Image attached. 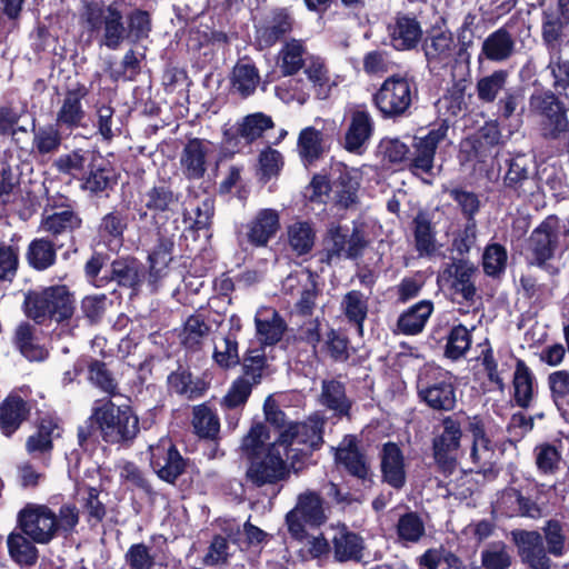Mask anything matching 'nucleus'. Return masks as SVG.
Returning a JSON list of instances; mask_svg holds the SVG:
<instances>
[{
	"instance_id": "1",
	"label": "nucleus",
	"mask_w": 569,
	"mask_h": 569,
	"mask_svg": "<svg viewBox=\"0 0 569 569\" xmlns=\"http://www.w3.org/2000/svg\"><path fill=\"white\" fill-rule=\"evenodd\" d=\"M140 432L139 417L132 406L102 400L77 429L78 445L83 451L94 450L100 441L129 448Z\"/></svg>"
},
{
	"instance_id": "2",
	"label": "nucleus",
	"mask_w": 569,
	"mask_h": 569,
	"mask_svg": "<svg viewBox=\"0 0 569 569\" xmlns=\"http://www.w3.org/2000/svg\"><path fill=\"white\" fill-rule=\"evenodd\" d=\"M56 169L78 181L90 198L108 199L116 191L120 172L112 161L94 149H74L54 161Z\"/></svg>"
},
{
	"instance_id": "3",
	"label": "nucleus",
	"mask_w": 569,
	"mask_h": 569,
	"mask_svg": "<svg viewBox=\"0 0 569 569\" xmlns=\"http://www.w3.org/2000/svg\"><path fill=\"white\" fill-rule=\"evenodd\" d=\"M74 302V295L68 286L51 284L28 290L21 308L24 316L36 325H68L76 310Z\"/></svg>"
},
{
	"instance_id": "4",
	"label": "nucleus",
	"mask_w": 569,
	"mask_h": 569,
	"mask_svg": "<svg viewBox=\"0 0 569 569\" xmlns=\"http://www.w3.org/2000/svg\"><path fill=\"white\" fill-rule=\"evenodd\" d=\"M80 17L84 30L99 47L114 51L124 42V16L119 1H86Z\"/></svg>"
},
{
	"instance_id": "5",
	"label": "nucleus",
	"mask_w": 569,
	"mask_h": 569,
	"mask_svg": "<svg viewBox=\"0 0 569 569\" xmlns=\"http://www.w3.org/2000/svg\"><path fill=\"white\" fill-rule=\"evenodd\" d=\"M569 249V228L560 224L557 216L543 219L530 233L526 244V261L540 269L548 268V261Z\"/></svg>"
},
{
	"instance_id": "6",
	"label": "nucleus",
	"mask_w": 569,
	"mask_h": 569,
	"mask_svg": "<svg viewBox=\"0 0 569 569\" xmlns=\"http://www.w3.org/2000/svg\"><path fill=\"white\" fill-rule=\"evenodd\" d=\"M418 97V87L409 72H397L387 77L372 94V102L385 119H397L409 113Z\"/></svg>"
},
{
	"instance_id": "7",
	"label": "nucleus",
	"mask_w": 569,
	"mask_h": 569,
	"mask_svg": "<svg viewBox=\"0 0 569 569\" xmlns=\"http://www.w3.org/2000/svg\"><path fill=\"white\" fill-rule=\"evenodd\" d=\"M329 519V506L319 491L307 489L297 497L295 507L286 515L290 537L297 541L309 538L308 530L321 528Z\"/></svg>"
},
{
	"instance_id": "8",
	"label": "nucleus",
	"mask_w": 569,
	"mask_h": 569,
	"mask_svg": "<svg viewBox=\"0 0 569 569\" xmlns=\"http://www.w3.org/2000/svg\"><path fill=\"white\" fill-rule=\"evenodd\" d=\"M462 416L452 413L443 417L433 429L431 441L432 457L438 470L450 476L457 468L458 452L463 436Z\"/></svg>"
},
{
	"instance_id": "9",
	"label": "nucleus",
	"mask_w": 569,
	"mask_h": 569,
	"mask_svg": "<svg viewBox=\"0 0 569 569\" xmlns=\"http://www.w3.org/2000/svg\"><path fill=\"white\" fill-rule=\"evenodd\" d=\"M180 200L181 193L173 188L171 181L160 179L140 192V207L137 210L139 219L150 218L156 226L164 224L178 212Z\"/></svg>"
},
{
	"instance_id": "10",
	"label": "nucleus",
	"mask_w": 569,
	"mask_h": 569,
	"mask_svg": "<svg viewBox=\"0 0 569 569\" xmlns=\"http://www.w3.org/2000/svg\"><path fill=\"white\" fill-rule=\"evenodd\" d=\"M418 397L435 411H452L457 405L453 375L441 367H428L418 379Z\"/></svg>"
},
{
	"instance_id": "11",
	"label": "nucleus",
	"mask_w": 569,
	"mask_h": 569,
	"mask_svg": "<svg viewBox=\"0 0 569 569\" xmlns=\"http://www.w3.org/2000/svg\"><path fill=\"white\" fill-rule=\"evenodd\" d=\"M290 478V468L276 440L264 453L248 460L244 479L253 488L276 486Z\"/></svg>"
},
{
	"instance_id": "12",
	"label": "nucleus",
	"mask_w": 569,
	"mask_h": 569,
	"mask_svg": "<svg viewBox=\"0 0 569 569\" xmlns=\"http://www.w3.org/2000/svg\"><path fill=\"white\" fill-rule=\"evenodd\" d=\"M540 491L536 485L505 488L495 502V511L507 518L539 519L542 508L538 500Z\"/></svg>"
},
{
	"instance_id": "13",
	"label": "nucleus",
	"mask_w": 569,
	"mask_h": 569,
	"mask_svg": "<svg viewBox=\"0 0 569 569\" xmlns=\"http://www.w3.org/2000/svg\"><path fill=\"white\" fill-rule=\"evenodd\" d=\"M448 120H441L423 136H415L410 146L409 171L415 176L433 174L435 157L439 144L447 138Z\"/></svg>"
},
{
	"instance_id": "14",
	"label": "nucleus",
	"mask_w": 569,
	"mask_h": 569,
	"mask_svg": "<svg viewBox=\"0 0 569 569\" xmlns=\"http://www.w3.org/2000/svg\"><path fill=\"white\" fill-rule=\"evenodd\" d=\"M132 217L127 207H112L102 214L91 239L92 247H102L108 251H118L126 241Z\"/></svg>"
},
{
	"instance_id": "15",
	"label": "nucleus",
	"mask_w": 569,
	"mask_h": 569,
	"mask_svg": "<svg viewBox=\"0 0 569 569\" xmlns=\"http://www.w3.org/2000/svg\"><path fill=\"white\" fill-rule=\"evenodd\" d=\"M149 455L152 471L169 485H176L188 470L189 458L181 455L171 439H160L156 445L150 446Z\"/></svg>"
},
{
	"instance_id": "16",
	"label": "nucleus",
	"mask_w": 569,
	"mask_h": 569,
	"mask_svg": "<svg viewBox=\"0 0 569 569\" xmlns=\"http://www.w3.org/2000/svg\"><path fill=\"white\" fill-rule=\"evenodd\" d=\"M18 527L33 542L49 543L57 535V515L47 505H27L18 513Z\"/></svg>"
},
{
	"instance_id": "17",
	"label": "nucleus",
	"mask_w": 569,
	"mask_h": 569,
	"mask_svg": "<svg viewBox=\"0 0 569 569\" xmlns=\"http://www.w3.org/2000/svg\"><path fill=\"white\" fill-rule=\"evenodd\" d=\"M295 18L286 7H277L256 26L254 38L260 49H269L283 41L293 30Z\"/></svg>"
},
{
	"instance_id": "18",
	"label": "nucleus",
	"mask_w": 569,
	"mask_h": 569,
	"mask_svg": "<svg viewBox=\"0 0 569 569\" xmlns=\"http://www.w3.org/2000/svg\"><path fill=\"white\" fill-rule=\"evenodd\" d=\"M83 219L70 203H47L41 221L40 229L46 232L50 239L58 240L60 236L81 229Z\"/></svg>"
},
{
	"instance_id": "19",
	"label": "nucleus",
	"mask_w": 569,
	"mask_h": 569,
	"mask_svg": "<svg viewBox=\"0 0 569 569\" xmlns=\"http://www.w3.org/2000/svg\"><path fill=\"white\" fill-rule=\"evenodd\" d=\"M326 421L322 417L312 416L305 422H291L279 432L277 439L280 446H306L309 453L318 451L325 440Z\"/></svg>"
},
{
	"instance_id": "20",
	"label": "nucleus",
	"mask_w": 569,
	"mask_h": 569,
	"mask_svg": "<svg viewBox=\"0 0 569 569\" xmlns=\"http://www.w3.org/2000/svg\"><path fill=\"white\" fill-rule=\"evenodd\" d=\"M89 93L90 89L83 82L76 81L67 86L56 117V126L58 128L73 131L83 126L87 114L82 100Z\"/></svg>"
},
{
	"instance_id": "21",
	"label": "nucleus",
	"mask_w": 569,
	"mask_h": 569,
	"mask_svg": "<svg viewBox=\"0 0 569 569\" xmlns=\"http://www.w3.org/2000/svg\"><path fill=\"white\" fill-rule=\"evenodd\" d=\"M391 47L397 51H411L422 41L423 31L415 13L397 12L387 26Z\"/></svg>"
},
{
	"instance_id": "22",
	"label": "nucleus",
	"mask_w": 569,
	"mask_h": 569,
	"mask_svg": "<svg viewBox=\"0 0 569 569\" xmlns=\"http://www.w3.org/2000/svg\"><path fill=\"white\" fill-rule=\"evenodd\" d=\"M146 279L148 280V270L137 257L118 256L110 262L108 284L116 282L118 287L138 295Z\"/></svg>"
},
{
	"instance_id": "23",
	"label": "nucleus",
	"mask_w": 569,
	"mask_h": 569,
	"mask_svg": "<svg viewBox=\"0 0 569 569\" xmlns=\"http://www.w3.org/2000/svg\"><path fill=\"white\" fill-rule=\"evenodd\" d=\"M381 482L399 491L407 483V465L397 442L387 441L379 450Z\"/></svg>"
},
{
	"instance_id": "24",
	"label": "nucleus",
	"mask_w": 569,
	"mask_h": 569,
	"mask_svg": "<svg viewBox=\"0 0 569 569\" xmlns=\"http://www.w3.org/2000/svg\"><path fill=\"white\" fill-rule=\"evenodd\" d=\"M465 430L471 436L470 458L472 461H488L495 456V443L490 423L492 419L482 415L465 416Z\"/></svg>"
},
{
	"instance_id": "25",
	"label": "nucleus",
	"mask_w": 569,
	"mask_h": 569,
	"mask_svg": "<svg viewBox=\"0 0 569 569\" xmlns=\"http://www.w3.org/2000/svg\"><path fill=\"white\" fill-rule=\"evenodd\" d=\"M375 132V122L365 106L351 111L348 129L345 133L343 148L353 154L361 156Z\"/></svg>"
},
{
	"instance_id": "26",
	"label": "nucleus",
	"mask_w": 569,
	"mask_h": 569,
	"mask_svg": "<svg viewBox=\"0 0 569 569\" xmlns=\"http://www.w3.org/2000/svg\"><path fill=\"white\" fill-rule=\"evenodd\" d=\"M512 538L522 562L529 569H551V560L541 533L520 529L512 531Z\"/></svg>"
},
{
	"instance_id": "27",
	"label": "nucleus",
	"mask_w": 569,
	"mask_h": 569,
	"mask_svg": "<svg viewBox=\"0 0 569 569\" xmlns=\"http://www.w3.org/2000/svg\"><path fill=\"white\" fill-rule=\"evenodd\" d=\"M174 238L158 233L157 241L148 254V284L152 291L158 289L159 283L169 274L170 263L174 256Z\"/></svg>"
},
{
	"instance_id": "28",
	"label": "nucleus",
	"mask_w": 569,
	"mask_h": 569,
	"mask_svg": "<svg viewBox=\"0 0 569 569\" xmlns=\"http://www.w3.org/2000/svg\"><path fill=\"white\" fill-rule=\"evenodd\" d=\"M508 169L503 176V186L517 198L532 196L537 182L530 174V160L525 154H517L507 160Z\"/></svg>"
},
{
	"instance_id": "29",
	"label": "nucleus",
	"mask_w": 569,
	"mask_h": 569,
	"mask_svg": "<svg viewBox=\"0 0 569 569\" xmlns=\"http://www.w3.org/2000/svg\"><path fill=\"white\" fill-rule=\"evenodd\" d=\"M347 445L339 447L336 452V461L340 463L347 473L362 483L372 482L370 463L366 453L358 445L356 436H347Z\"/></svg>"
},
{
	"instance_id": "30",
	"label": "nucleus",
	"mask_w": 569,
	"mask_h": 569,
	"mask_svg": "<svg viewBox=\"0 0 569 569\" xmlns=\"http://www.w3.org/2000/svg\"><path fill=\"white\" fill-rule=\"evenodd\" d=\"M31 415V406L17 391L9 392L0 402V431L10 438Z\"/></svg>"
},
{
	"instance_id": "31",
	"label": "nucleus",
	"mask_w": 569,
	"mask_h": 569,
	"mask_svg": "<svg viewBox=\"0 0 569 569\" xmlns=\"http://www.w3.org/2000/svg\"><path fill=\"white\" fill-rule=\"evenodd\" d=\"M280 229V217L277 210L260 209L246 224L247 242L254 248L267 247Z\"/></svg>"
},
{
	"instance_id": "32",
	"label": "nucleus",
	"mask_w": 569,
	"mask_h": 569,
	"mask_svg": "<svg viewBox=\"0 0 569 569\" xmlns=\"http://www.w3.org/2000/svg\"><path fill=\"white\" fill-rule=\"evenodd\" d=\"M167 389L169 393H176L188 400L202 398L210 389V381L204 377L192 378L189 368L178 365V368L171 371L167 377Z\"/></svg>"
},
{
	"instance_id": "33",
	"label": "nucleus",
	"mask_w": 569,
	"mask_h": 569,
	"mask_svg": "<svg viewBox=\"0 0 569 569\" xmlns=\"http://www.w3.org/2000/svg\"><path fill=\"white\" fill-rule=\"evenodd\" d=\"M319 402L332 411L335 417L351 419L353 400L348 397L346 385L339 379L322 380Z\"/></svg>"
},
{
	"instance_id": "34",
	"label": "nucleus",
	"mask_w": 569,
	"mask_h": 569,
	"mask_svg": "<svg viewBox=\"0 0 569 569\" xmlns=\"http://www.w3.org/2000/svg\"><path fill=\"white\" fill-rule=\"evenodd\" d=\"M210 141L191 138L184 144L180 163L184 177L189 180L202 179L207 172V156Z\"/></svg>"
},
{
	"instance_id": "35",
	"label": "nucleus",
	"mask_w": 569,
	"mask_h": 569,
	"mask_svg": "<svg viewBox=\"0 0 569 569\" xmlns=\"http://www.w3.org/2000/svg\"><path fill=\"white\" fill-rule=\"evenodd\" d=\"M455 49L453 34L449 30L432 29L422 41V50L429 63L448 64Z\"/></svg>"
},
{
	"instance_id": "36",
	"label": "nucleus",
	"mask_w": 569,
	"mask_h": 569,
	"mask_svg": "<svg viewBox=\"0 0 569 569\" xmlns=\"http://www.w3.org/2000/svg\"><path fill=\"white\" fill-rule=\"evenodd\" d=\"M331 543L333 558L337 562H358L363 557L365 543L362 537L351 531L346 525L338 527Z\"/></svg>"
},
{
	"instance_id": "37",
	"label": "nucleus",
	"mask_w": 569,
	"mask_h": 569,
	"mask_svg": "<svg viewBox=\"0 0 569 569\" xmlns=\"http://www.w3.org/2000/svg\"><path fill=\"white\" fill-rule=\"evenodd\" d=\"M12 345L30 362H41L49 357L48 350L39 343L36 326L29 321H21L16 327Z\"/></svg>"
},
{
	"instance_id": "38",
	"label": "nucleus",
	"mask_w": 569,
	"mask_h": 569,
	"mask_svg": "<svg viewBox=\"0 0 569 569\" xmlns=\"http://www.w3.org/2000/svg\"><path fill=\"white\" fill-rule=\"evenodd\" d=\"M58 249L56 242L47 236L33 238L24 253L26 262L33 271H47L57 264Z\"/></svg>"
},
{
	"instance_id": "39",
	"label": "nucleus",
	"mask_w": 569,
	"mask_h": 569,
	"mask_svg": "<svg viewBox=\"0 0 569 569\" xmlns=\"http://www.w3.org/2000/svg\"><path fill=\"white\" fill-rule=\"evenodd\" d=\"M478 269L467 259H457L445 270L452 278L451 289L461 295L466 302L472 303L477 295V287L473 281Z\"/></svg>"
},
{
	"instance_id": "40",
	"label": "nucleus",
	"mask_w": 569,
	"mask_h": 569,
	"mask_svg": "<svg viewBox=\"0 0 569 569\" xmlns=\"http://www.w3.org/2000/svg\"><path fill=\"white\" fill-rule=\"evenodd\" d=\"M516 52V40L506 26L492 31L482 42L480 56L492 62L510 59Z\"/></svg>"
},
{
	"instance_id": "41",
	"label": "nucleus",
	"mask_w": 569,
	"mask_h": 569,
	"mask_svg": "<svg viewBox=\"0 0 569 569\" xmlns=\"http://www.w3.org/2000/svg\"><path fill=\"white\" fill-rule=\"evenodd\" d=\"M435 310L429 299H423L403 310L397 319V329L405 336H417L423 331Z\"/></svg>"
},
{
	"instance_id": "42",
	"label": "nucleus",
	"mask_w": 569,
	"mask_h": 569,
	"mask_svg": "<svg viewBox=\"0 0 569 569\" xmlns=\"http://www.w3.org/2000/svg\"><path fill=\"white\" fill-rule=\"evenodd\" d=\"M537 380L522 359H517L512 378V400L521 409H528L532 406L536 396Z\"/></svg>"
},
{
	"instance_id": "43",
	"label": "nucleus",
	"mask_w": 569,
	"mask_h": 569,
	"mask_svg": "<svg viewBox=\"0 0 569 569\" xmlns=\"http://www.w3.org/2000/svg\"><path fill=\"white\" fill-rule=\"evenodd\" d=\"M563 443L561 439L543 441L535 446L532 455L537 471L541 476H555L561 469Z\"/></svg>"
},
{
	"instance_id": "44",
	"label": "nucleus",
	"mask_w": 569,
	"mask_h": 569,
	"mask_svg": "<svg viewBox=\"0 0 569 569\" xmlns=\"http://www.w3.org/2000/svg\"><path fill=\"white\" fill-rule=\"evenodd\" d=\"M84 368L88 371V380L94 387L109 395L117 393L118 382L104 361L94 358L78 361L73 366L74 373L80 375Z\"/></svg>"
},
{
	"instance_id": "45",
	"label": "nucleus",
	"mask_w": 569,
	"mask_h": 569,
	"mask_svg": "<svg viewBox=\"0 0 569 569\" xmlns=\"http://www.w3.org/2000/svg\"><path fill=\"white\" fill-rule=\"evenodd\" d=\"M59 429L58 421L52 417L39 419L37 430L26 441V450L33 457L51 455L53 450V433Z\"/></svg>"
},
{
	"instance_id": "46",
	"label": "nucleus",
	"mask_w": 569,
	"mask_h": 569,
	"mask_svg": "<svg viewBox=\"0 0 569 569\" xmlns=\"http://www.w3.org/2000/svg\"><path fill=\"white\" fill-rule=\"evenodd\" d=\"M191 425L193 432L200 439L217 440L220 432V419L208 402H202L192 408Z\"/></svg>"
},
{
	"instance_id": "47",
	"label": "nucleus",
	"mask_w": 569,
	"mask_h": 569,
	"mask_svg": "<svg viewBox=\"0 0 569 569\" xmlns=\"http://www.w3.org/2000/svg\"><path fill=\"white\" fill-rule=\"evenodd\" d=\"M259 82L260 74L254 63L239 61L232 68L230 84L232 90L242 99L252 96Z\"/></svg>"
},
{
	"instance_id": "48",
	"label": "nucleus",
	"mask_w": 569,
	"mask_h": 569,
	"mask_svg": "<svg viewBox=\"0 0 569 569\" xmlns=\"http://www.w3.org/2000/svg\"><path fill=\"white\" fill-rule=\"evenodd\" d=\"M22 237L12 234L8 242L0 241V282L12 283L20 268V246Z\"/></svg>"
},
{
	"instance_id": "49",
	"label": "nucleus",
	"mask_w": 569,
	"mask_h": 569,
	"mask_svg": "<svg viewBox=\"0 0 569 569\" xmlns=\"http://www.w3.org/2000/svg\"><path fill=\"white\" fill-rule=\"evenodd\" d=\"M368 308V297L360 290H350L342 297L341 310L348 323L353 326L359 335L363 332Z\"/></svg>"
},
{
	"instance_id": "50",
	"label": "nucleus",
	"mask_w": 569,
	"mask_h": 569,
	"mask_svg": "<svg viewBox=\"0 0 569 569\" xmlns=\"http://www.w3.org/2000/svg\"><path fill=\"white\" fill-rule=\"evenodd\" d=\"M297 150L306 167L318 161L325 152L322 132L312 126L303 128L298 137Z\"/></svg>"
},
{
	"instance_id": "51",
	"label": "nucleus",
	"mask_w": 569,
	"mask_h": 569,
	"mask_svg": "<svg viewBox=\"0 0 569 569\" xmlns=\"http://www.w3.org/2000/svg\"><path fill=\"white\" fill-rule=\"evenodd\" d=\"M257 337L264 347L276 346L281 341L288 326L282 316L277 310H271L270 316L254 318Z\"/></svg>"
},
{
	"instance_id": "52",
	"label": "nucleus",
	"mask_w": 569,
	"mask_h": 569,
	"mask_svg": "<svg viewBox=\"0 0 569 569\" xmlns=\"http://www.w3.org/2000/svg\"><path fill=\"white\" fill-rule=\"evenodd\" d=\"M33 543L22 531L11 532L7 539L10 558L20 567L34 566L39 558V551Z\"/></svg>"
},
{
	"instance_id": "53",
	"label": "nucleus",
	"mask_w": 569,
	"mask_h": 569,
	"mask_svg": "<svg viewBox=\"0 0 569 569\" xmlns=\"http://www.w3.org/2000/svg\"><path fill=\"white\" fill-rule=\"evenodd\" d=\"M547 385L553 405L560 416L569 422V371L562 369L549 373Z\"/></svg>"
},
{
	"instance_id": "54",
	"label": "nucleus",
	"mask_w": 569,
	"mask_h": 569,
	"mask_svg": "<svg viewBox=\"0 0 569 569\" xmlns=\"http://www.w3.org/2000/svg\"><path fill=\"white\" fill-rule=\"evenodd\" d=\"M566 27L559 14L553 11H542L541 38L550 54L561 53Z\"/></svg>"
},
{
	"instance_id": "55",
	"label": "nucleus",
	"mask_w": 569,
	"mask_h": 569,
	"mask_svg": "<svg viewBox=\"0 0 569 569\" xmlns=\"http://www.w3.org/2000/svg\"><path fill=\"white\" fill-rule=\"evenodd\" d=\"M211 331L210 325L206 321L203 315L193 313L188 317L183 323L181 333V345L190 351H199L203 340Z\"/></svg>"
},
{
	"instance_id": "56",
	"label": "nucleus",
	"mask_w": 569,
	"mask_h": 569,
	"mask_svg": "<svg viewBox=\"0 0 569 569\" xmlns=\"http://www.w3.org/2000/svg\"><path fill=\"white\" fill-rule=\"evenodd\" d=\"M152 30L151 16L147 10L134 8L124 19V41L138 44L147 39Z\"/></svg>"
},
{
	"instance_id": "57",
	"label": "nucleus",
	"mask_w": 569,
	"mask_h": 569,
	"mask_svg": "<svg viewBox=\"0 0 569 569\" xmlns=\"http://www.w3.org/2000/svg\"><path fill=\"white\" fill-rule=\"evenodd\" d=\"M360 182L348 170H341L339 176L332 181L335 202L342 209H349L358 203V191Z\"/></svg>"
},
{
	"instance_id": "58",
	"label": "nucleus",
	"mask_w": 569,
	"mask_h": 569,
	"mask_svg": "<svg viewBox=\"0 0 569 569\" xmlns=\"http://www.w3.org/2000/svg\"><path fill=\"white\" fill-rule=\"evenodd\" d=\"M466 89V79L455 80L439 99V109L443 110V114L447 116L445 120L449 121L450 118H458L467 109Z\"/></svg>"
},
{
	"instance_id": "59",
	"label": "nucleus",
	"mask_w": 569,
	"mask_h": 569,
	"mask_svg": "<svg viewBox=\"0 0 569 569\" xmlns=\"http://www.w3.org/2000/svg\"><path fill=\"white\" fill-rule=\"evenodd\" d=\"M416 250L431 256L436 251V230L428 214L419 211L412 220Z\"/></svg>"
},
{
	"instance_id": "60",
	"label": "nucleus",
	"mask_w": 569,
	"mask_h": 569,
	"mask_svg": "<svg viewBox=\"0 0 569 569\" xmlns=\"http://www.w3.org/2000/svg\"><path fill=\"white\" fill-rule=\"evenodd\" d=\"M509 73L505 69L495 70L491 74L478 79L476 84L478 99L483 103L493 102L506 89Z\"/></svg>"
},
{
	"instance_id": "61",
	"label": "nucleus",
	"mask_w": 569,
	"mask_h": 569,
	"mask_svg": "<svg viewBox=\"0 0 569 569\" xmlns=\"http://www.w3.org/2000/svg\"><path fill=\"white\" fill-rule=\"evenodd\" d=\"M113 301L106 293H93L84 296L80 301L81 317L90 326H98L102 322L104 315Z\"/></svg>"
},
{
	"instance_id": "62",
	"label": "nucleus",
	"mask_w": 569,
	"mask_h": 569,
	"mask_svg": "<svg viewBox=\"0 0 569 569\" xmlns=\"http://www.w3.org/2000/svg\"><path fill=\"white\" fill-rule=\"evenodd\" d=\"M490 157L491 152L488 148H485L480 140L471 136L462 139L459 143L457 158L461 167H469L476 170L478 164L486 163Z\"/></svg>"
},
{
	"instance_id": "63",
	"label": "nucleus",
	"mask_w": 569,
	"mask_h": 569,
	"mask_svg": "<svg viewBox=\"0 0 569 569\" xmlns=\"http://www.w3.org/2000/svg\"><path fill=\"white\" fill-rule=\"evenodd\" d=\"M316 232L308 221H298L288 228V240L298 256L309 253L315 244Z\"/></svg>"
},
{
	"instance_id": "64",
	"label": "nucleus",
	"mask_w": 569,
	"mask_h": 569,
	"mask_svg": "<svg viewBox=\"0 0 569 569\" xmlns=\"http://www.w3.org/2000/svg\"><path fill=\"white\" fill-rule=\"evenodd\" d=\"M472 342L471 331L462 323L452 326L445 347V356L450 360L462 358L470 349Z\"/></svg>"
}]
</instances>
